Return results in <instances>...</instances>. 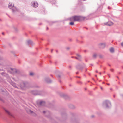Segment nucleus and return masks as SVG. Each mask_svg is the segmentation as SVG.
I'll use <instances>...</instances> for the list:
<instances>
[{
  "label": "nucleus",
  "instance_id": "nucleus-2",
  "mask_svg": "<svg viewBox=\"0 0 123 123\" xmlns=\"http://www.w3.org/2000/svg\"><path fill=\"white\" fill-rule=\"evenodd\" d=\"M32 5L33 7H37L38 6V4L37 2H33L32 3Z\"/></svg>",
  "mask_w": 123,
  "mask_h": 123
},
{
  "label": "nucleus",
  "instance_id": "nucleus-7",
  "mask_svg": "<svg viewBox=\"0 0 123 123\" xmlns=\"http://www.w3.org/2000/svg\"><path fill=\"white\" fill-rule=\"evenodd\" d=\"M74 22H71L70 23V24L71 25H74Z\"/></svg>",
  "mask_w": 123,
  "mask_h": 123
},
{
  "label": "nucleus",
  "instance_id": "nucleus-6",
  "mask_svg": "<svg viewBox=\"0 0 123 123\" xmlns=\"http://www.w3.org/2000/svg\"><path fill=\"white\" fill-rule=\"evenodd\" d=\"M110 51L111 52H113L114 51V49L113 48H111L110 49Z\"/></svg>",
  "mask_w": 123,
  "mask_h": 123
},
{
  "label": "nucleus",
  "instance_id": "nucleus-1",
  "mask_svg": "<svg viewBox=\"0 0 123 123\" xmlns=\"http://www.w3.org/2000/svg\"><path fill=\"white\" fill-rule=\"evenodd\" d=\"M80 17L78 16H74L70 19V20L71 21H78L80 20Z\"/></svg>",
  "mask_w": 123,
  "mask_h": 123
},
{
  "label": "nucleus",
  "instance_id": "nucleus-4",
  "mask_svg": "<svg viewBox=\"0 0 123 123\" xmlns=\"http://www.w3.org/2000/svg\"><path fill=\"white\" fill-rule=\"evenodd\" d=\"M14 6V5L11 3H9V8H11Z\"/></svg>",
  "mask_w": 123,
  "mask_h": 123
},
{
  "label": "nucleus",
  "instance_id": "nucleus-8",
  "mask_svg": "<svg viewBox=\"0 0 123 123\" xmlns=\"http://www.w3.org/2000/svg\"><path fill=\"white\" fill-rule=\"evenodd\" d=\"M33 74V73H30V75H32Z\"/></svg>",
  "mask_w": 123,
  "mask_h": 123
},
{
  "label": "nucleus",
  "instance_id": "nucleus-9",
  "mask_svg": "<svg viewBox=\"0 0 123 123\" xmlns=\"http://www.w3.org/2000/svg\"><path fill=\"white\" fill-rule=\"evenodd\" d=\"M121 45L122 46H123V42L121 43Z\"/></svg>",
  "mask_w": 123,
  "mask_h": 123
},
{
  "label": "nucleus",
  "instance_id": "nucleus-5",
  "mask_svg": "<svg viewBox=\"0 0 123 123\" xmlns=\"http://www.w3.org/2000/svg\"><path fill=\"white\" fill-rule=\"evenodd\" d=\"M105 104H106V107H108L107 106V105H111V104L109 102H105Z\"/></svg>",
  "mask_w": 123,
  "mask_h": 123
},
{
  "label": "nucleus",
  "instance_id": "nucleus-10",
  "mask_svg": "<svg viewBox=\"0 0 123 123\" xmlns=\"http://www.w3.org/2000/svg\"><path fill=\"white\" fill-rule=\"evenodd\" d=\"M42 103V102H41L40 103H41V104Z\"/></svg>",
  "mask_w": 123,
  "mask_h": 123
},
{
  "label": "nucleus",
  "instance_id": "nucleus-3",
  "mask_svg": "<svg viewBox=\"0 0 123 123\" xmlns=\"http://www.w3.org/2000/svg\"><path fill=\"white\" fill-rule=\"evenodd\" d=\"M113 24V23L111 22H109L107 23L105 25L109 26H111Z\"/></svg>",
  "mask_w": 123,
  "mask_h": 123
}]
</instances>
